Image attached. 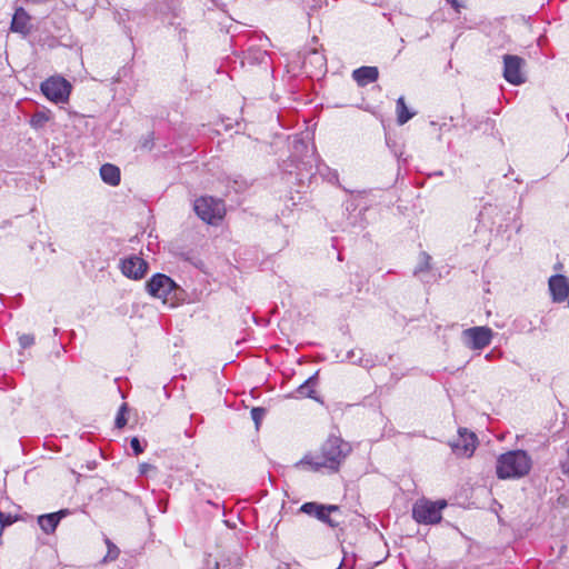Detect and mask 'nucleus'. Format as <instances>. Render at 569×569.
I'll return each instance as SVG.
<instances>
[{
	"mask_svg": "<svg viewBox=\"0 0 569 569\" xmlns=\"http://www.w3.org/2000/svg\"><path fill=\"white\" fill-rule=\"evenodd\" d=\"M350 452L351 446L348 442L340 437L330 436L320 447L319 453L306 455L300 463L309 466L313 471L322 468L337 471Z\"/></svg>",
	"mask_w": 569,
	"mask_h": 569,
	"instance_id": "1",
	"label": "nucleus"
},
{
	"mask_svg": "<svg viewBox=\"0 0 569 569\" xmlns=\"http://www.w3.org/2000/svg\"><path fill=\"white\" fill-rule=\"evenodd\" d=\"M532 460L525 450H511L498 457L496 473L499 479H519L527 476Z\"/></svg>",
	"mask_w": 569,
	"mask_h": 569,
	"instance_id": "2",
	"label": "nucleus"
},
{
	"mask_svg": "<svg viewBox=\"0 0 569 569\" xmlns=\"http://www.w3.org/2000/svg\"><path fill=\"white\" fill-rule=\"evenodd\" d=\"M193 210L201 220L210 224H217L226 214L224 202L210 196L196 199Z\"/></svg>",
	"mask_w": 569,
	"mask_h": 569,
	"instance_id": "3",
	"label": "nucleus"
},
{
	"mask_svg": "<svg viewBox=\"0 0 569 569\" xmlns=\"http://www.w3.org/2000/svg\"><path fill=\"white\" fill-rule=\"evenodd\" d=\"M447 506L445 500H420L413 505L412 517L419 523L433 525L441 520V510Z\"/></svg>",
	"mask_w": 569,
	"mask_h": 569,
	"instance_id": "4",
	"label": "nucleus"
},
{
	"mask_svg": "<svg viewBox=\"0 0 569 569\" xmlns=\"http://www.w3.org/2000/svg\"><path fill=\"white\" fill-rule=\"evenodd\" d=\"M41 92L52 102L63 103L68 101L71 84L61 77H51L41 83Z\"/></svg>",
	"mask_w": 569,
	"mask_h": 569,
	"instance_id": "5",
	"label": "nucleus"
},
{
	"mask_svg": "<svg viewBox=\"0 0 569 569\" xmlns=\"http://www.w3.org/2000/svg\"><path fill=\"white\" fill-rule=\"evenodd\" d=\"M503 61V78L507 82L513 86H519L526 82V74L523 68L526 61L523 58L515 54H505Z\"/></svg>",
	"mask_w": 569,
	"mask_h": 569,
	"instance_id": "6",
	"label": "nucleus"
},
{
	"mask_svg": "<svg viewBox=\"0 0 569 569\" xmlns=\"http://www.w3.org/2000/svg\"><path fill=\"white\" fill-rule=\"evenodd\" d=\"M339 510H340V508L336 505L325 506V505H320L318 502H306L300 507L301 512L316 517L318 520L327 523L331 528L338 527L339 522L333 520L330 517V513L338 512Z\"/></svg>",
	"mask_w": 569,
	"mask_h": 569,
	"instance_id": "7",
	"label": "nucleus"
},
{
	"mask_svg": "<svg viewBox=\"0 0 569 569\" xmlns=\"http://www.w3.org/2000/svg\"><path fill=\"white\" fill-rule=\"evenodd\" d=\"M146 288L150 296L166 299L177 288V284L170 277L156 273L147 281Z\"/></svg>",
	"mask_w": 569,
	"mask_h": 569,
	"instance_id": "8",
	"label": "nucleus"
},
{
	"mask_svg": "<svg viewBox=\"0 0 569 569\" xmlns=\"http://www.w3.org/2000/svg\"><path fill=\"white\" fill-rule=\"evenodd\" d=\"M458 433V439L451 443L452 451L459 456H472L477 446V436L466 428H460Z\"/></svg>",
	"mask_w": 569,
	"mask_h": 569,
	"instance_id": "9",
	"label": "nucleus"
},
{
	"mask_svg": "<svg viewBox=\"0 0 569 569\" xmlns=\"http://www.w3.org/2000/svg\"><path fill=\"white\" fill-rule=\"evenodd\" d=\"M468 346L472 349H483L491 343L492 331L488 327H473L463 331Z\"/></svg>",
	"mask_w": 569,
	"mask_h": 569,
	"instance_id": "10",
	"label": "nucleus"
},
{
	"mask_svg": "<svg viewBox=\"0 0 569 569\" xmlns=\"http://www.w3.org/2000/svg\"><path fill=\"white\" fill-rule=\"evenodd\" d=\"M148 263L140 257L132 256L121 262L122 273L131 279L138 280L144 277Z\"/></svg>",
	"mask_w": 569,
	"mask_h": 569,
	"instance_id": "11",
	"label": "nucleus"
},
{
	"mask_svg": "<svg viewBox=\"0 0 569 569\" xmlns=\"http://www.w3.org/2000/svg\"><path fill=\"white\" fill-rule=\"evenodd\" d=\"M549 290L552 301L563 302L569 297V280L562 274L551 276L549 279Z\"/></svg>",
	"mask_w": 569,
	"mask_h": 569,
	"instance_id": "12",
	"label": "nucleus"
},
{
	"mask_svg": "<svg viewBox=\"0 0 569 569\" xmlns=\"http://www.w3.org/2000/svg\"><path fill=\"white\" fill-rule=\"evenodd\" d=\"M67 509L59 510L58 512L47 513L38 517V523L40 528L47 535L54 532L60 520L68 515Z\"/></svg>",
	"mask_w": 569,
	"mask_h": 569,
	"instance_id": "13",
	"label": "nucleus"
},
{
	"mask_svg": "<svg viewBox=\"0 0 569 569\" xmlns=\"http://www.w3.org/2000/svg\"><path fill=\"white\" fill-rule=\"evenodd\" d=\"M30 16L23 8H18L12 17L10 29L23 36L30 32Z\"/></svg>",
	"mask_w": 569,
	"mask_h": 569,
	"instance_id": "14",
	"label": "nucleus"
},
{
	"mask_svg": "<svg viewBox=\"0 0 569 569\" xmlns=\"http://www.w3.org/2000/svg\"><path fill=\"white\" fill-rule=\"evenodd\" d=\"M379 77L377 67H360L352 72V78L360 87L375 82Z\"/></svg>",
	"mask_w": 569,
	"mask_h": 569,
	"instance_id": "15",
	"label": "nucleus"
},
{
	"mask_svg": "<svg viewBox=\"0 0 569 569\" xmlns=\"http://www.w3.org/2000/svg\"><path fill=\"white\" fill-rule=\"evenodd\" d=\"M100 177L101 179L110 184L118 186L120 183V170L117 166L111 163H104L100 168Z\"/></svg>",
	"mask_w": 569,
	"mask_h": 569,
	"instance_id": "16",
	"label": "nucleus"
},
{
	"mask_svg": "<svg viewBox=\"0 0 569 569\" xmlns=\"http://www.w3.org/2000/svg\"><path fill=\"white\" fill-rule=\"evenodd\" d=\"M318 383V372L309 377L302 385H300L297 389V393L300 397H307L310 399L318 400L316 396V386Z\"/></svg>",
	"mask_w": 569,
	"mask_h": 569,
	"instance_id": "17",
	"label": "nucleus"
},
{
	"mask_svg": "<svg viewBox=\"0 0 569 569\" xmlns=\"http://www.w3.org/2000/svg\"><path fill=\"white\" fill-rule=\"evenodd\" d=\"M307 62L315 64L319 69V71L325 70L327 67L326 57L322 53H320L317 48L309 49L308 54L305 58V63Z\"/></svg>",
	"mask_w": 569,
	"mask_h": 569,
	"instance_id": "18",
	"label": "nucleus"
},
{
	"mask_svg": "<svg viewBox=\"0 0 569 569\" xmlns=\"http://www.w3.org/2000/svg\"><path fill=\"white\" fill-rule=\"evenodd\" d=\"M50 120H51V112L49 110L37 111L30 118V126L34 129H42Z\"/></svg>",
	"mask_w": 569,
	"mask_h": 569,
	"instance_id": "19",
	"label": "nucleus"
},
{
	"mask_svg": "<svg viewBox=\"0 0 569 569\" xmlns=\"http://www.w3.org/2000/svg\"><path fill=\"white\" fill-rule=\"evenodd\" d=\"M413 117V113L410 112L406 106L405 98L400 97L397 100V121L399 124H405Z\"/></svg>",
	"mask_w": 569,
	"mask_h": 569,
	"instance_id": "20",
	"label": "nucleus"
},
{
	"mask_svg": "<svg viewBox=\"0 0 569 569\" xmlns=\"http://www.w3.org/2000/svg\"><path fill=\"white\" fill-rule=\"evenodd\" d=\"M104 542L108 547V552L103 558V562L116 560L120 553L119 548L109 538H106Z\"/></svg>",
	"mask_w": 569,
	"mask_h": 569,
	"instance_id": "21",
	"label": "nucleus"
},
{
	"mask_svg": "<svg viewBox=\"0 0 569 569\" xmlns=\"http://www.w3.org/2000/svg\"><path fill=\"white\" fill-rule=\"evenodd\" d=\"M430 260H431V257L428 253L421 252L419 266L415 268L413 274L419 276L420 273L429 270L430 269Z\"/></svg>",
	"mask_w": 569,
	"mask_h": 569,
	"instance_id": "22",
	"label": "nucleus"
},
{
	"mask_svg": "<svg viewBox=\"0 0 569 569\" xmlns=\"http://www.w3.org/2000/svg\"><path fill=\"white\" fill-rule=\"evenodd\" d=\"M266 409L261 407H254L251 409V418L256 423V427L259 428V425L261 423L262 419L266 416Z\"/></svg>",
	"mask_w": 569,
	"mask_h": 569,
	"instance_id": "23",
	"label": "nucleus"
},
{
	"mask_svg": "<svg viewBox=\"0 0 569 569\" xmlns=\"http://www.w3.org/2000/svg\"><path fill=\"white\" fill-rule=\"evenodd\" d=\"M180 258L183 259L184 261L190 262L196 268L201 269L203 266V262L199 258H197L194 254H192L191 252H182V253H180Z\"/></svg>",
	"mask_w": 569,
	"mask_h": 569,
	"instance_id": "24",
	"label": "nucleus"
},
{
	"mask_svg": "<svg viewBox=\"0 0 569 569\" xmlns=\"http://www.w3.org/2000/svg\"><path fill=\"white\" fill-rule=\"evenodd\" d=\"M126 411H127V405L123 403L120 407L117 418H116V427L117 428H123L126 426V423H127V419L124 417Z\"/></svg>",
	"mask_w": 569,
	"mask_h": 569,
	"instance_id": "25",
	"label": "nucleus"
},
{
	"mask_svg": "<svg viewBox=\"0 0 569 569\" xmlns=\"http://www.w3.org/2000/svg\"><path fill=\"white\" fill-rule=\"evenodd\" d=\"M131 449L133 450L134 456H139L143 452L146 445H142L137 437H133L130 441Z\"/></svg>",
	"mask_w": 569,
	"mask_h": 569,
	"instance_id": "26",
	"label": "nucleus"
},
{
	"mask_svg": "<svg viewBox=\"0 0 569 569\" xmlns=\"http://www.w3.org/2000/svg\"><path fill=\"white\" fill-rule=\"evenodd\" d=\"M19 343L22 348H29L34 343V337L32 335H22L19 337Z\"/></svg>",
	"mask_w": 569,
	"mask_h": 569,
	"instance_id": "27",
	"label": "nucleus"
},
{
	"mask_svg": "<svg viewBox=\"0 0 569 569\" xmlns=\"http://www.w3.org/2000/svg\"><path fill=\"white\" fill-rule=\"evenodd\" d=\"M456 12H460V9L463 7L458 0H446Z\"/></svg>",
	"mask_w": 569,
	"mask_h": 569,
	"instance_id": "28",
	"label": "nucleus"
},
{
	"mask_svg": "<svg viewBox=\"0 0 569 569\" xmlns=\"http://www.w3.org/2000/svg\"><path fill=\"white\" fill-rule=\"evenodd\" d=\"M495 210H496V208H492L491 206L490 207H485L483 210L480 212V216L485 217L486 213H490V212H492Z\"/></svg>",
	"mask_w": 569,
	"mask_h": 569,
	"instance_id": "29",
	"label": "nucleus"
},
{
	"mask_svg": "<svg viewBox=\"0 0 569 569\" xmlns=\"http://www.w3.org/2000/svg\"><path fill=\"white\" fill-rule=\"evenodd\" d=\"M312 42L317 43V42H318V38H317V37H313V38H312Z\"/></svg>",
	"mask_w": 569,
	"mask_h": 569,
	"instance_id": "30",
	"label": "nucleus"
},
{
	"mask_svg": "<svg viewBox=\"0 0 569 569\" xmlns=\"http://www.w3.org/2000/svg\"><path fill=\"white\" fill-rule=\"evenodd\" d=\"M332 174H333V177H335L336 179L338 178V173H337V172H333Z\"/></svg>",
	"mask_w": 569,
	"mask_h": 569,
	"instance_id": "31",
	"label": "nucleus"
},
{
	"mask_svg": "<svg viewBox=\"0 0 569 569\" xmlns=\"http://www.w3.org/2000/svg\"><path fill=\"white\" fill-rule=\"evenodd\" d=\"M338 569H340V568H338Z\"/></svg>",
	"mask_w": 569,
	"mask_h": 569,
	"instance_id": "32",
	"label": "nucleus"
}]
</instances>
